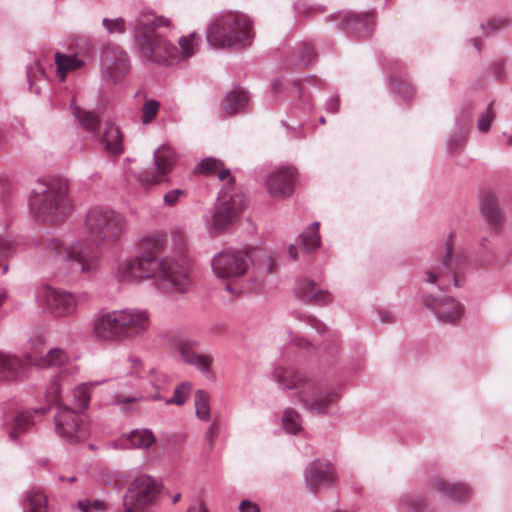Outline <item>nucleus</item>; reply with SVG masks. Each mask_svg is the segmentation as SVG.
<instances>
[{
    "label": "nucleus",
    "mask_w": 512,
    "mask_h": 512,
    "mask_svg": "<svg viewBox=\"0 0 512 512\" xmlns=\"http://www.w3.org/2000/svg\"><path fill=\"white\" fill-rule=\"evenodd\" d=\"M85 227L89 239L66 247L60 239L51 238L46 240L45 246L51 253L77 264L82 273H91L98 266L99 246L116 243L126 231V220L114 210L96 207L87 213Z\"/></svg>",
    "instance_id": "1"
},
{
    "label": "nucleus",
    "mask_w": 512,
    "mask_h": 512,
    "mask_svg": "<svg viewBox=\"0 0 512 512\" xmlns=\"http://www.w3.org/2000/svg\"><path fill=\"white\" fill-rule=\"evenodd\" d=\"M165 233H152L139 243V255L119 262L116 277L122 283H138L142 280L159 277L179 293H186L192 280L189 273L178 263L160 257L165 250Z\"/></svg>",
    "instance_id": "2"
},
{
    "label": "nucleus",
    "mask_w": 512,
    "mask_h": 512,
    "mask_svg": "<svg viewBox=\"0 0 512 512\" xmlns=\"http://www.w3.org/2000/svg\"><path fill=\"white\" fill-rule=\"evenodd\" d=\"M169 25V19L152 13L139 17L134 31V41L144 60L157 64H171L195 54L201 41L200 36L196 33L182 36L179 38V48H176L161 31Z\"/></svg>",
    "instance_id": "3"
},
{
    "label": "nucleus",
    "mask_w": 512,
    "mask_h": 512,
    "mask_svg": "<svg viewBox=\"0 0 512 512\" xmlns=\"http://www.w3.org/2000/svg\"><path fill=\"white\" fill-rule=\"evenodd\" d=\"M274 378L283 390L295 391L298 402L317 414H325L328 407L339 398L336 392L324 390L320 381L293 367L277 368Z\"/></svg>",
    "instance_id": "4"
},
{
    "label": "nucleus",
    "mask_w": 512,
    "mask_h": 512,
    "mask_svg": "<svg viewBox=\"0 0 512 512\" xmlns=\"http://www.w3.org/2000/svg\"><path fill=\"white\" fill-rule=\"evenodd\" d=\"M197 170L206 176H217L221 181L228 180V187L224 188L219 194L212 220L213 230L222 232L243 212L245 207L244 196L234 186L235 180L222 161L215 158H206L200 162Z\"/></svg>",
    "instance_id": "5"
},
{
    "label": "nucleus",
    "mask_w": 512,
    "mask_h": 512,
    "mask_svg": "<svg viewBox=\"0 0 512 512\" xmlns=\"http://www.w3.org/2000/svg\"><path fill=\"white\" fill-rule=\"evenodd\" d=\"M35 216L47 223L62 221L72 210L68 198V183L63 179H51L41 183L30 198Z\"/></svg>",
    "instance_id": "6"
},
{
    "label": "nucleus",
    "mask_w": 512,
    "mask_h": 512,
    "mask_svg": "<svg viewBox=\"0 0 512 512\" xmlns=\"http://www.w3.org/2000/svg\"><path fill=\"white\" fill-rule=\"evenodd\" d=\"M252 36L251 23L241 13L222 14L207 29V41L215 48L244 47Z\"/></svg>",
    "instance_id": "7"
},
{
    "label": "nucleus",
    "mask_w": 512,
    "mask_h": 512,
    "mask_svg": "<svg viewBox=\"0 0 512 512\" xmlns=\"http://www.w3.org/2000/svg\"><path fill=\"white\" fill-rule=\"evenodd\" d=\"M467 266V258L460 250L454 249V235L450 234L438 263L426 272V282L442 290L461 286V275Z\"/></svg>",
    "instance_id": "8"
},
{
    "label": "nucleus",
    "mask_w": 512,
    "mask_h": 512,
    "mask_svg": "<svg viewBox=\"0 0 512 512\" xmlns=\"http://www.w3.org/2000/svg\"><path fill=\"white\" fill-rule=\"evenodd\" d=\"M250 262L247 251L226 249L213 256L211 269L216 278L223 281H234L247 273Z\"/></svg>",
    "instance_id": "9"
},
{
    "label": "nucleus",
    "mask_w": 512,
    "mask_h": 512,
    "mask_svg": "<svg viewBox=\"0 0 512 512\" xmlns=\"http://www.w3.org/2000/svg\"><path fill=\"white\" fill-rule=\"evenodd\" d=\"M130 67L129 57L122 47L115 44L105 46L101 55V71L105 81H121L130 71Z\"/></svg>",
    "instance_id": "10"
},
{
    "label": "nucleus",
    "mask_w": 512,
    "mask_h": 512,
    "mask_svg": "<svg viewBox=\"0 0 512 512\" xmlns=\"http://www.w3.org/2000/svg\"><path fill=\"white\" fill-rule=\"evenodd\" d=\"M55 430L70 444H77L86 437L82 415L66 406H60L55 415Z\"/></svg>",
    "instance_id": "11"
},
{
    "label": "nucleus",
    "mask_w": 512,
    "mask_h": 512,
    "mask_svg": "<svg viewBox=\"0 0 512 512\" xmlns=\"http://www.w3.org/2000/svg\"><path fill=\"white\" fill-rule=\"evenodd\" d=\"M176 161L177 157L174 150L169 146H161L154 154L156 171H144L140 176L141 183L150 186L164 182L166 176L172 171Z\"/></svg>",
    "instance_id": "12"
},
{
    "label": "nucleus",
    "mask_w": 512,
    "mask_h": 512,
    "mask_svg": "<svg viewBox=\"0 0 512 512\" xmlns=\"http://www.w3.org/2000/svg\"><path fill=\"white\" fill-rule=\"evenodd\" d=\"M40 300L55 316H66L74 313L77 300L72 293L46 286L41 290Z\"/></svg>",
    "instance_id": "13"
},
{
    "label": "nucleus",
    "mask_w": 512,
    "mask_h": 512,
    "mask_svg": "<svg viewBox=\"0 0 512 512\" xmlns=\"http://www.w3.org/2000/svg\"><path fill=\"white\" fill-rule=\"evenodd\" d=\"M295 181V169L281 168L268 177L266 181L268 193L276 199L289 197L293 193Z\"/></svg>",
    "instance_id": "14"
},
{
    "label": "nucleus",
    "mask_w": 512,
    "mask_h": 512,
    "mask_svg": "<svg viewBox=\"0 0 512 512\" xmlns=\"http://www.w3.org/2000/svg\"><path fill=\"white\" fill-rule=\"evenodd\" d=\"M119 311H111L98 315L94 321V334L103 340H122V324Z\"/></svg>",
    "instance_id": "15"
},
{
    "label": "nucleus",
    "mask_w": 512,
    "mask_h": 512,
    "mask_svg": "<svg viewBox=\"0 0 512 512\" xmlns=\"http://www.w3.org/2000/svg\"><path fill=\"white\" fill-rule=\"evenodd\" d=\"M122 324L123 339L134 338L144 333L150 320L147 312L137 309H126L119 311Z\"/></svg>",
    "instance_id": "16"
},
{
    "label": "nucleus",
    "mask_w": 512,
    "mask_h": 512,
    "mask_svg": "<svg viewBox=\"0 0 512 512\" xmlns=\"http://www.w3.org/2000/svg\"><path fill=\"white\" fill-rule=\"evenodd\" d=\"M425 304L434 312L437 319L443 323H457L464 312L462 305L453 298H427Z\"/></svg>",
    "instance_id": "17"
},
{
    "label": "nucleus",
    "mask_w": 512,
    "mask_h": 512,
    "mask_svg": "<svg viewBox=\"0 0 512 512\" xmlns=\"http://www.w3.org/2000/svg\"><path fill=\"white\" fill-rule=\"evenodd\" d=\"M335 481V469L333 465L327 461L313 462L306 472L307 485L314 492L322 486L334 484Z\"/></svg>",
    "instance_id": "18"
},
{
    "label": "nucleus",
    "mask_w": 512,
    "mask_h": 512,
    "mask_svg": "<svg viewBox=\"0 0 512 512\" xmlns=\"http://www.w3.org/2000/svg\"><path fill=\"white\" fill-rule=\"evenodd\" d=\"M45 412L46 410L41 408L33 411H21L15 414L4 425L6 434L11 440L17 442L35 424L34 416L36 414H44Z\"/></svg>",
    "instance_id": "19"
},
{
    "label": "nucleus",
    "mask_w": 512,
    "mask_h": 512,
    "mask_svg": "<svg viewBox=\"0 0 512 512\" xmlns=\"http://www.w3.org/2000/svg\"><path fill=\"white\" fill-rule=\"evenodd\" d=\"M432 487L437 492L452 500H465L470 496L469 488L463 483H450L442 478H435Z\"/></svg>",
    "instance_id": "20"
},
{
    "label": "nucleus",
    "mask_w": 512,
    "mask_h": 512,
    "mask_svg": "<svg viewBox=\"0 0 512 512\" xmlns=\"http://www.w3.org/2000/svg\"><path fill=\"white\" fill-rule=\"evenodd\" d=\"M299 295L307 303L324 305L331 301V294L321 290L312 280L305 279L300 285Z\"/></svg>",
    "instance_id": "21"
},
{
    "label": "nucleus",
    "mask_w": 512,
    "mask_h": 512,
    "mask_svg": "<svg viewBox=\"0 0 512 512\" xmlns=\"http://www.w3.org/2000/svg\"><path fill=\"white\" fill-rule=\"evenodd\" d=\"M56 75L60 81H65L67 75L84 66V61L76 55H67L61 52L55 53Z\"/></svg>",
    "instance_id": "22"
},
{
    "label": "nucleus",
    "mask_w": 512,
    "mask_h": 512,
    "mask_svg": "<svg viewBox=\"0 0 512 512\" xmlns=\"http://www.w3.org/2000/svg\"><path fill=\"white\" fill-rule=\"evenodd\" d=\"M23 366L24 363L19 357L0 352V381L15 380Z\"/></svg>",
    "instance_id": "23"
},
{
    "label": "nucleus",
    "mask_w": 512,
    "mask_h": 512,
    "mask_svg": "<svg viewBox=\"0 0 512 512\" xmlns=\"http://www.w3.org/2000/svg\"><path fill=\"white\" fill-rule=\"evenodd\" d=\"M119 441V445L122 447L130 445L133 448H150L155 443L156 439L151 430L141 429L123 435Z\"/></svg>",
    "instance_id": "24"
},
{
    "label": "nucleus",
    "mask_w": 512,
    "mask_h": 512,
    "mask_svg": "<svg viewBox=\"0 0 512 512\" xmlns=\"http://www.w3.org/2000/svg\"><path fill=\"white\" fill-rule=\"evenodd\" d=\"M123 136L119 128L113 123L105 124V132L101 139L105 150L111 155H120L123 152Z\"/></svg>",
    "instance_id": "25"
},
{
    "label": "nucleus",
    "mask_w": 512,
    "mask_h": 512,
    "mask_svg": "<svg viewBox=\"0 0 512 512\" xmlns=\"http://www.w3.org/2000/svg\"><path fill=\"white\" fill-rule=\"evenodd\" d=\"M249 100L248 93L243 89L229 92L222 101V108L227 115H234L242 111Z\"/></svg>",
    "instance_id": "26"
},
{
    "label": "nucleus",
    "mask_w": 512,
    "mask_h": 512,
    "mask_svg": "<svg viewBox=\"0 0 512 512\" xmlns=\"http://www.w3.org/2000/svg\"><path fill=\"white\" fill-rule=\"evenodd\" d=\"M68 358L64 351L60 349H53L49 351L44 357H38L37 353H29L27 355V364L38 366H63L66 364Z\"/></svg>",
    "instance_id": "27"
},
{
    "label": "nucleus",
    "mask_w": 512,
    "mask_h": 512,
    "mask_svg": "<svg viewBox=\"0 0 512 512\" xmlns=\"http://www.w3.org/2000/svg\"><path fill=\"white\" fill-rule=\"evenodd\" d=\"M22 508L23 512H47V496L42 491L30 490L24 496Z\"/></svg>",
    "instance_id": "28"
},
{
    "label": "nucleus",
    "mask_w": 512,
    "mask_h": 512,
    "mask_svg": "<svg viewBox=\"0 0 512 512\" xmlns=\"http://www.w3.org/2000/svg\"><path fill=\"white\" fill-rule=\"evenodd\" d=\"M481 212L483 217L492 225L498 226L502 221V214L499 209L498 201L492 194H487L481 203Z\"/></svg>",
    "instance_id": "29"
},
{
    "label": "nucleus",
    "mask_w": 512,
    "mask_h": 512,
    "mask_svg": "<svg viewBox=\"0 0 512 512\" xmlns=\"http://www.w3.org/2000/svg\"><path fill=\"white\" fill-rule=\"evenodd\" d=\"M147 378L152 387L156 390V393L150 395L148 398L153 400H163L164 396L162 395V392L166 391L170 387L171 379L167 375L159 373L155 369H150L147 372Z\"/></svg>",
    "instance_id": "30"
},
{
    "label": "nucleus",
    "mask_w": 512,
    "mask_h": 512,
    "mask_svg": "<svg viewBox=\"0 0 512 512\" xmlns=\"http://www.w3.org/2000/svg\"><path fill=\"white\" fill-rule=\"evenodd\" d=\"M195 413L198 419L208 421L211 416L210 397L204 390H197L194 397Z\"/></svg>",
    "instance_id": "31"
},
{
    "label": "nucleus",
    "mask_w": 512,
    "mask_h": 512,
    "mask_svg": "<svg viewBox=\"0 0 512 512\" xmlns=\"http://www.w3.org/2000/svg\"><path fill=\"white\" fill-rule=\"evenodd\" d=\"M319 226L320 224L318 222L313 223L312 226L300 236L302 247L306 251L314 250L319 247Z\"/></svg>",
    "instance_id": "32"
},
{
    "label": "nucleus",
    "mask_w": 512,
    "mask_h": 512,
    "mask_svg": "<svg viewBox=\"0 0 512 512\" xmlns=\"http://www.w3.org/2000/svg\"><path fill=\"white\" fill-rule=\"evenodd\" d=\"M282 424L288 433L297 434L302 428L301 416L296 410L288 408L283 412Z\"/></svg>",
    "instance_id": "33"
},
{
    "label": "nucleus",
    "mask_w": 512,
    "mask_h": 512,
    "mask_svg": "<svg viewBox=\"0 0 512 512\" xmlns=\"http://www.w3.org/2000/svg\"><path fill=\"white\" fill-rule=\"evenodd\" d=\"M73 113L84 129L94 131L98 127L100 121L94 113L85 111L80 107H74Z\"/></svg>",
    "instance_id": "34"
},
{
    "label": "nucleus",
    "mask_w": 512,
    "mask_h": 512,
    "mask_svg": "<svg viewBox=\"0 0 512 512\" xmlns=\"http://www.w3.org/2000/svg\"><path fill=\"white\" fill-rule=\"evenodd\" d=\"M73 113L84 129L94 131L98 127L100 121L94 113L85 111L80 107H74Z\"/></svg>",
    "instance_id": "35"
},
{
    "label": "nucleus",
    "mask_w": 512,
    "mask_h": 512,
    "mask_svg": "<svg viewBox=\"0 0 512 512\" xmlns=\"http://www.w3.org/2000/svg\"><path fill=\"white\" fill-rule=\"evenodd\" d=\"M197 342L181 340L176 345V351L180 359L186 364H190L198 354L196 352Z\"/></svg>",
    "instance_id": "36"
},
{
    "label": "nucleus",
    "mask_w": 512,
    "mask_h": 512,
    "mask_svg": "<svg viewBox=\"0 0 512 512\" xmlns=\"http://www.w3.org/2000/svg\"><path fill=\"white\" fill-rule=\"evenodd\" d=\"M213 357L208 354H197L189 365L195 366L207 378H214L212 371Z\"/></svg>",
    "instance_id": "37"
},
{
    "label": "nucleus",
    "mask_w": 512,
    "mask_h": 512,
    "mask_svg": "<svg viewBox=\"0 0 512 512\" xmlns=\"http://www.w3.org/2000/svg\"><path fill=\"white\" fill-rule=\"evenodd\" d=\"M15 249V243L11 238L0 235V267L3 269V274L8 271V265L4 261L14 253Z\"/></svg>",
    "instance_id": "38"
},
{
    "label": "nucleus",
    "mask_w": 512,
    "mask_h": 512,
    "mask_svg": "<svg viewBox=\"0 0 512 512\" xmlns=\"http://www.w3.org/2000/svg\"><path fill=\"white\" fill-rule=\"evenodd\" d=\"M68 376V370H63L53 381L47 390V399L50 403H59L61 394V383L65 382Z\"/></svg>",
    "instance_id": "39"
},
{
    "label": "nucleus",
    "mask_w": 512,
    "mask_h": 512,
    "mask_svg": "<svg viewBox=\"0 0 512 512\" xmlns=\"http://www.w3.org/2000/svg\"><path fill=\"white\" fill-rule=\"evenodd\" d=\"M75 406L84 410L90 402V387L87 384L78 385L73 392Z\"/></svg>",
    "instance_id": "40"
},
{
    "label": "nucleus",
    "mask_w": 512,
    "mask_h": 512,
    "mask_svg": "<svg viewBox=\"0 0 512 512\" xmlns=\"http://www.w3.org/2000/svg\"><path fill=\"white\" fill-rule=\"evenodd\" d=\"M191 390V384L188 382H183L179 384L175 390L173 397L166 400L167 405L175 404V405H183L188 397Z\"/></svg>",
    "instance_id": "41"
},
{
    "label": "nucleus",
    "mask_w": 512,
    "mask_h": 512,
    "mask_svg": "<svg viewBox=\"0 0 512 512\" xmlns=\"http://www.w3.org/2000/svg\"><path fill=\"white\" fill-rule=\"evenodd\" d=\"M257 257L259 258L261 268L266 274H272L276 271L275 255L271 251L256 250Z\"/></svg>",
    "instance_id": "42"
},
{
    "label": "nucleus",
    "mask_w": 512,
    "mask_h": 512,
    "mask_svg": "<svg viewBox=\"0 0 512 512\" xmlns=\"http://www.w3.org/2000/svg\"><path fill=\"white\" fill-rule=\"evenodd\" d=\"M403 505L412 512H426L427 506L422 497L416 495L405 496L402 500Z\"/></svg>",
    "instance_id": "43"
},
{
    "label": "nucleus",
    "mask_w": 512,
    "mask_h": 512,
    "mask_svg": "<svg viewBox=\"0 0 512 512\" xmlns=\"http://www.w3.org/2000/svg\"><path fill=\"white\" fill-rule=\"evenodd\" d=\"M159 107L160 105L157 101H146L142 108V122L144 124L151 122L156 117Z\"/></svg>",
    "instance_id": "44"
},
{
    "label": "nucleus",
    "mask_w": 512,
    "mask_h": 512,
    "mask_svg": "<svg viewBox=\"0 0 512 512\" xmlns=\"http://www.w3.org/2000/svg\"><path fill=\"white\" fill-rule=\"evenodd\" d=\"M495 118V112L493 110V103H490L486 112L483 113L478 121V129L481 132H487Z\"/></svg>",
    "instance_id": "45"
},
{
    "label": "nucleus",
    "mask_w": 512,
    "mask_h": 512,
    "mask_svg": "<svg viewBox=\"0 0 512 512\" xmlns=\"http://www.w3.org/2000/svg\"><path fill=\"white\" fill-rule=\"evenodd\" d=\"M77 505L82 512L105 511L107 508L106 503L101 500H81Z\"/></svg>",
    "instance_id": "46"
},
{
    "label": "nucleus",
    "mask_w": 512,
    "mask_h": 512,
    "mask_svg": "<svg viewBox=\"0 0 512 512\" xmlns=\"http://www.w3.org/2000/svg\"><path fill=\"white\" fill-rule=\"evenodd\" d=\"M103 26L107 29V31L111 34L118 33L123 34L125 32V21L122 18L117 19H104Z\"/></svg>",
    "instance_id": "47"
},
{
    "label": "nucleus",
    "mask_w": 512,
    "mask_h": 512,
    "mask_svg": "<svg viewBox=\"0 0 512 512\" xmlns=\"http://www.w3.org/2000/svg\"><path fill=\"white\" fill-rule=\"evenodd\" d=\"M43 352H44V343H43L42 338L32 339L26 344V351H25V355H24L25 360L27 361V355L29 353H33V354L37 353L38 357H44Z\"/></svg>",
    "instance_id": "48"
},
{
    "label": "nucleus",
    "mask_w": 512,
    "mask_h": 512,
    "mask_svg": "<svg viewBox=\"0 0 512 512\" xmlns=\"http://www.w3.org/2000/svg\"><path fill=\"white\" fill-rule=\"evenodd\" d=\"M372 21V16L370 14H354L349 13L345 17L346 25H352L354 23H363L368 25Z\"/></svg>",
    "instance_id": "49"
},
{
    "label": "nucleus",
    "mask_w": 512,
    "mask_h": 512,
    "mask_svg": "<svg viewBox=\"0 0 512 512\" xmlns=\"http://www.w3.org/2000/svg\"><path fill=\"white\" fill-rule=\"evenodd\" d=\"M171 235L175 249L179 252L185 247L186 236L178 227L172 230Z\"/></svg>",
    "instance_id": "50"
},
{
    "label": "nucleus",
    "mask_w": 512,
    "mask_h": 512,
    "mask_svg": "<svg viewBox=\"0 0 512 512\" xmlns=\"http://www.w3.org/2000/svg\"><path fill=\"white\" fill-rule=\"evenodd\" d=\"M184 194L185 192L180 189L171 190L164 195V203L168 206H174Z\"/></svg>",
    "instance_id": "51"
},
{
    "label": "nucleus",
    "mask_w": 512,
    "mask_h": 512,
    "mask_svg": "<svg viewBox=\"0 0 512 512\" xmlns=\"http://www.w3.org/2000/svg\"><path fill=\"white\" fill-rule=\"evenodd\" d=\"M220 430V423L218 419H214L210 427L208 428L205 438L209 445H214V439L217 437Z\"/></svg>",
    "instance_id": "52"
},
{
    "label": "nucleus",
    "mask_w": 512,
    "mask_h": 512,
    "mask_svg": "<svg viewBox=\"0 0 512 512\" xmlns=\"http://www.w3.org/2000/svg\"><path fill=\"white\" fill-rule=\"evenodd\" d=\"M128 362H129L132 374H134L138 377H144L143 363L139 358L132 356L129 358Z\"/></svg>",
    "instance_id": "53"
},
{
    "label": "nucleus",
    "mask_w": 512,
    "mask_h": 512,
    "mask_svg": "<svg viewBox=\"0 0 512 512\" xmlns=\"http://www.w3.org/2000/svg\"><path fill=\"white\" fill-rule=\"evenodd\" d=\"M301 55L303 64L309 65L315 56L314 48L309 44L303 45Z\"/></svg>",
    "instance_id": "54"
},
{
    "label": "nucleus",
    "mask_w": 512,
    "mask_h": 512,
    "mask_svg": "<svg viewBox=\"0 0 512 512\" xmlns=\"http://www.w3.org/2000/svg\"><path fill=\"white\" fill-rule=\"evenodd\" d=\"M240 512H260L259 506L249 500H243L239 505Z\"/></svg>",
    "instance_id": "55"
},
{
    "label": "nucleus",
    "mask_w": 512,
    "mask_h": 512,
    "mask_svg": "<svg viewBox=\"0 0 512 512\" xmlns=\"http://www.w3.org/2000/svg\"><path fill=\"white\" fill-rule=\"evenodd\" d=\"M465 139L463 137H454L449 142V147L452 151H457L463 147Z\"/></svg>",
    "instance_id": "56"
},
{
    "label": "nucleus",
    "mask_w": 512,
    "mask_h": 512,
    "mask_svg": "<svg viewBox=\"0 0 512 512\" xmlns=\"http://www.w3.org/2000/svg\"><path fill=\"white\" fill-rule=\"evenodd\" d=\"M489 25L491 26L492 29L499 30L506 27L508 25V21L505 19L491 20L489 22Z\"/></svg>",
    "instance_id": "57"
},
{
    "label": "nucleus",
    "mask_w": 512,
    "mask_h": 512,
    "mask_svg": "<svg viewBox=\"0 0 512 512\" xmlns=\"http://www.w3.org/2000/svg\"><path fill=\"white\" fill-rule=\"evenodd\" d=\"M187 512H209L208 509L205 507L204 503L201 502L198 507L191 506Z\"/></svg>",
    "instance_id": "58"
},
{
    "label": "nucleus",
    "mask_w": 512,
    "mask_h": 512,
    "mask_svg": "<svg viewBox=\"0 0 512 512\" xmlns=\"http://www.w3.org/2000/svg\"><path fill=\"white\" fill-rule=\"evenodd\" d=\"M288 253L290 255V257L293 259V260H297L298 258V253H297V248L295 245H290L289 248H288Z\"/></svg>",
    "instance_id": "59"
},
{
    "label": "nucleus",
    "mask_w": 512,
    "mask_h": 512,
    "mask_svg": "<svg viewBox=\"0 0 512 512\" xmlns=\"http://www.w3.org/2000/svg\"><path fill=\"white\" fill-rule=\"evenodd\" d=\"M136 398L131 397H125V396H118L117 401L119 403H132Z\"/></svg>",
    "instance_id": "60"
},
{
    "label": "nucleus",
    "mask_w": 512,
    "mask_h": 512,
    "mask_svg": "<svg viewBox=\"0 0 512 512\" xmlns=\"http://www.w3.org/2000/svg\"><path fill=\"white\" fill-rule=\"evenodd\" d=\"M381 320L383 322H392V315L388 312L381 313Z\"/></svg>",
    "instance_id": "61"
},
{
    "label": "nucleus",
    "mask_w": 512,
    "mask_h": 512,
    "mask_svg": "<svg viewBox=\"0 0 512 512\" xmlns=\"http://www.w3.org/2000/svg\"><path fill=\"white\" fill-rule=\"evenodd\" d=\"M180 499H181V494L177 493L176 495L173 496L172 503L176 504V503H178L180 501Z\"/></svg>",
    "instance_id": "62"
},
{
    "label": "nucleus",
    "mask_w": 512,
    "mask_h": 512,
    "mask_svg": "<svg viewBox=\"0 0 512 512\" xmlns=\"http://www.w3.org/2000/svg\"><path fill=\"white\" fill-rule=\"evenodd\" d=\"M312 325L316 328V329H319V326H323L321 323H319L317 320L313 319L312 320Z\"/></svg>",
    "instance_id": "63"
},
{
    "label": "nucleus",
    "mask_w": 512,
    "mask_h": 512,
    "mask_svg": "<svg viewBox=\"0 0 512 512\" xmlns=\"http://www.w3.org/2000/svg\"><path fill=\"white\" fill-rule=\"evenodd\" d=\"M507 144L508 146L512 147V136L508 138Z\"/></svg>",
    "instance_id": "64"
}]
</instances>
